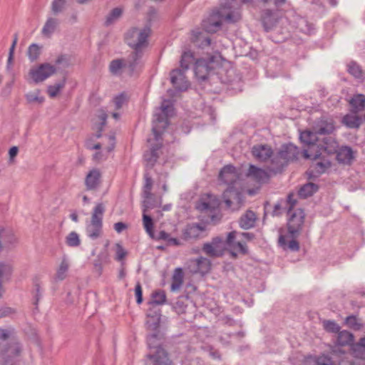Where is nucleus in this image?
I'll list each match as a JSON object with an SVG mask.
<instances>
[{"label": "nucleus", "mask_w": 365, "mask_h": 365, "mask_svg": "<svg viewBox=\"0 0 365 365\" xmlns=\"http://www.w3.org/2000/svg\"><path fill=\"white\" fill-rule=\"evenodd\" d=\"M240 19L238 4L232 0L228 1L203 21V29H196L192 31L191 41L198 47L208 46L211 42L208 33L217 32L220 29L222 22L235 23Z\"/></svg>", "instance_id": "f257e3e1"}, {"label": "nucleus", "mask_w": 365, "mask_h": 365, "mask_svg": "<svg viewBox=\"0 0 365 365\" xmlns=\"http://www.w3.org/2000/svg\"><path fill=\"white\" fill-rule=\"evenodd\" d=\"M150 34V29L148 26H145L142 29L132 28L126 34V41L134 49L133 53L129 56L128 60V66L132 70L142 57L143 50L148 46V38Z\"/></svg>", "instance_id": "f03ea898"}, {"label": "nucleus", "mask_w": 365, "mask_h": 365, "mask_svg": "<svg viewBox=\"0 0 365 365\" xmlns=\"http://www.w3.org/2000/svg\"><path fill=\"white\" fill-rule=\"evenodd\" d=\"M10 331L0 329V364L1 365H18L22 349L16 342L6 346L5 341L10 336Z\"/></svg>", "instance_id": "7ed1b4c3"}, {"label": "nucleus", "mask_w": 365, "mask_h": 365, "mask_svg": "<svg viewBox=\"0 0 365 365\" xmlns=\"http://www.w3.org/2000/svg\"><path fill=\"white\" fill-rule=\"evenodd\" d=\"M173 110L171 102L164 100L158 110L155 113L152 131L156 141L159 140L161 131L168 126V118L172 115Z\"/></svg>", "instance_id": "20e7f679"}, {"label": "nucleus", "mask_w": 365, "mask_h": 365, "mask_svg": "<svg viewBox=\"0 0 365 365\" xmlns=\"http://www.w3.org/2000/svg\"><path fill=\"white\" fill-rule=\"evenodd\" d=\"M220 59L221 56L219 53L197 59L194 67L195 76L199 80L206 79L209 73L220 65Z\"/></svg>", "instance_id": "39448f33"}, {"label": "nucleus", "mask_w": 365, "mask_h": 365, "mask_svg": "<svg viewBox=\"0 0 365 365\" xmlns=\"http://www.w3.org/2000/svg\"><path fill=\"white\" fill-rule=\"evenodd\" d=\"M298 148L292 144L283 146L280 151L272 159V167L270 170L277 173L289 162L297 158Z\"/></svg>", "instance_id": "423d86ee"}, {"label": "nucleus", "mask_w": 365, "mask_h": 365, "mask_svg": "<svg viewBox=\"0 0 365 365\" xmlns=\"http://www.w3.org/2000/svg\"><path fill=\"white\" fill-rule=\"evenodd\" d=\"M104 212L105 206L103 203H98L93 209L91 222L86 226V233L92 240H96L102 235V220Z\"/></svg>", "instance_id": "0eeeda50"}, {"label": "nucleus", "mask_w": 365, "mask_h": 365, "mask_svg": "<svg viewBox=\"0 0 365 365\" xmlns=\"http://www.w3.org/2000/svg\"><path fill=\"white\" fill-rule=\"evenodd\" d=\"M317 135L318 133L315 129L314 131L306 130L301 133L300 139L302 142L309 145V148L304 150L303 153L305 158L316 160L322 155V153H319L318 148L319 146L316 145V143L319 140Z\"/></svg>", "instance_id": "6e6552de"}, {"label": "nucleus", "mask_w": 365, "mask_h": 365, "mask_svg": "<svg viewBox=\"0 0 365 365\" xmlns=\"http://www.w3.org/2000/svg\"><path fill=\"white\" fill-rule=\"evenodd\" d=\"M155 339V335H153L148 339L150 353L148 354L147 365H172L167 352L162 347L151 346Z\"/></svg>", "instance_id": "1a4fd4ad"}, {"label": "nucleus", "mask_w": 365, "mask_h": 365, "mask_svg": "<svg viewBox=\"0 0 365 365\" xmlns=\"http://www.w3.org/2000/svg\"><path fill=\"white\" fill-rule=\"evenodd\" d=\"M288 215L289 216L287 223L288 232L292 237H296L302 229L305 214L302 209L297 208Z\"/></svg>", "instance_id": "9d476101"}, {"label": "nucleus", "mask_w": 365, "mask_h": 365, "mask_svg": "<svg viewBox=\"0 0 365 365\" xmlns=\"http://www.w3.org/2000/svg\"><path fill=\"white\" fill-rule=\"evenodd\" d=\"M19 244V238L7 226L0 225V248L3 250H11L15 249Z\"/></svg>", "instance_id": "9b49d317"}, {"label": "nucleus", "mask_w": 365, "mask_h": 365, "mask_svg": "<svg viewBox=\"0 0 365 365\" xmlns=\"http://www.w3.org/2000/svg\"><path fill=\"white\" fill-rule=\"evenodd\" d=\"M211 262L204 257L190 259L186 263V267L192 274H205L211 269Z\"/></svg>", "instance_id": "f8f14e48"}, {"label": "nucleus", "mask_w": 365, "mask_h": 365, "mask_svg": "<svg viewBox=\"0 0 365 365\" xmlns=\"http://www.w3.org/2000/svg\"><path fill=\"white\" fill-rule=\"evenodd\" d=\"M223 198L226 206L232 210H238L242 205L241 193L233 187H229L223 193Z\"/></svg>", "instance_id": "ddd939ff"}, {"label": "nucleus", "mask_w": 365, "mask_h": 365, "mask_svg": "<svg viewBox=\"0 0 365 365\" xmlns=\"http://www.w3.org/2000/svg\"><path fill=\"white\" fill-rule=\"evenodd\" d=\"M220 202L216 196L210 193L202 195L196 207L202 212L212 211L219 207Z\"/></svg>", "instance_id": "4468645a"}, {"label": "nucleus", "mask_w": 365, "mask_h": 365, "mask_svg": "<svg viewBox=\"0 0 365 365\" xmlns=\"http://www.w3.org/2000/svg\"><path fill=\"white\" fill-rule=\"evenodd\" d=\"M28 81L34 84H39L46 80V63L36 64L28 72Z\"/></svg>", "instance_id": "2eb2a0df"}, {"label": "nucleus", "mask_w": 365, "mask_h": 365, "mask_svg": "<svg viewBox=\"0 0 365 365\" xmlns=\"http://www.w3.org/2000/svg\"><path fill=\"white\" fill-rule=\"evenodd\" d=\"M182 69H174L170 72V81L173 86L178 91H185L189 87V83Z\"/></svg>", "instance_id": "dca6fc26"}, {"label": "nucleus", "mask_w": 365, "mask_h": 365, "mask_svg": "<svg viewBox=\"0 0 365 365\" xmlns=\"http://www.w3.org/2000/svg\"><path fill=\"white\" fill-rule=\"evenodd\" d=\"M219 179L225 184L232 185L237 182L239 175L233 166L227 165L221 170Z\"/></svg>", "instance_id": "f3484780"}, {"label": "nucleus", "mask_w": 365, "mask_h": 365, "mask_svg": "<svg viewBox=\"0 0 365 365\" xmlns=\"http://www.w3.org/2000/svg\"><path fill=\"white\" fill-rule=\"evenodd\" d=\"M205 231V225L198 224L189 225L182 231V239L185 240H197L202 237Z\"/></svg>", "instance_id": "a211bd4d"}, {"label": "nucleus", "mask_w": 365, "mask_h": 365, "mask_svg": "<svg viewBox=\"0 0 365 365\" xmlns=\"http://www.w3.org/2000/svg\"><path fill=\"white\" fill-rule=\"evenodd\" d=\"M237 237V232L235 231L228 233L226 243L230 249L232 251H236L240 254L245 255L247 253V248L246 245L240 241H237L236 244H234V240ZM232 255H235V252H232Z\"/></svg>", "instance_id": "6ab92c4d"}, {"label": "nucleus", "mask_w": 365, "mask_h": 365, "mask_svg": "<svg viewBox=\"0 0 365 365\" xmlns=\"http://www.w3.org/2000/svg\"><path fill=\"white\" fill-rule=\"evenodd\" d=\"M254 157L259 161H265L272 155L271 148L266 145H257L252 148V150Z\"/></svg>", "instance_id": "aec40b11"}, {"label": "nucleus", "mask_w": 365, "mask_h": 365, "mask_svg": "<svg viewBox=\"0 0 365 365\" xmlns=\"http://www.w3.org/2000/svg\"><path fill=\"white\" fill-rule=\"evenodd\" d=\"M247 176L259 183L265 182L269 179V175L265 170L254 165L250 166Z\"/></svg>", "instance_id": "412c9836"}, {"label": "nucleus", "mask_w": 365, "mask_h": 365, "mask_svg": "<svg viewBox=\"0 0 365 365\" xmlns=\"http://www.w3.org/2000/svg\"><path fill=\"white\" fill-rule=\"evenodd\" d=\"M66 78L63 76L60 80L54 84H51L47 87V93L50 98H56L60 96L65 88Z\"/></svg>", "instance_id": "4be33fe9"}, {"label": "nucleus", "mask_w": 365, "mask_h": 365, "mask_svg": "<svg viewBox=\"0 0 365 365\" xmlns=\"http://www.w3.org/2000/svg\"><path fill=\"white\" fill-rule=\"evenodd\" d=\"M101 182V173L97 169L91 170L86 178V185L88 190L96 189Z\"/></svg>", "instance_id": "5701e85b"}, {"label": "nucleus", "mask_w": 365, "mask_h": 365, "mask_svg": "<svg viewBox=\"0 0 365 365\" xmlns=\"http://www.w3.org/2000/svg\"><path fill=\"white\" fill-rule=\"evenodd\" d=\"M257 220L256 214L252 210H247L240 219V226L245 229L248 230L255 226Z\"/></svg>", "instance_id": "b1692460"}, {"label": "nucleus", "mask_w": 365, "mask_h": 365, "mask_svg": "<svg viewBox=\"0 0 365 365\" xmlns=\"http://www.w3.org/2000/svg\"><path fill=\"white\" fill-rule=\"evenodd\" d=\"M319 153H322L323 154L324 153L332 154L336 153L338 149L337 143L331 137L324 138L323 140V145H319Z\"/></svg>", "instance_id": "393cba45"}, {"label": "nucleus", "mask_w": 365, "mask_h": 365, "mask_svg": "<svg viewBox=\"0 0 365 365\" xmlns=\"http://www.w3.org/2000/svg\"><path fill=\"white\" fill-rule=\"evenodd\" d=\"M336 153L337 160L344 164H349L354 158L351 148L347 146L337 149Z\"/></svg>", "instance_id": "a878e982"}, {"label": "nucleus", "mask_w": 365, "mask_h": 365, "mask_svg": "<svg viewBox=\"0 0 365 365\" xmlns=\"http://www.w3.org/2000/svg\"><path fill=\"white\" fill-rule=\"evenodd\" d=\"M184 282V273L181 268H176L172 277L170 289L172 292L179 291Z\"/></svg>", "instance_id": "bb28decb"}, {"label": "nucleus", "mask_w": 365, "mask_h": 365, "mask_svg": "<svg viewBox=\"0 0 365 365\" xmlns=\"http://www.w3.org/2000/svg\"><path fill=\"white\" fill-rule=\"evenodd\" d=\"M149 208L147 205V202L144 201V209L143 214V224L146 232L149 235L151 238H155L153 232V222L150 216L146 214L148 209Z\"/></svg>", "instance_id": "cd10ccee"}, {"label": "nucleus", "mask_w": 365, "mask_h": 365, "mask_svg": "<svg viewBox=\"0 0 365 365\" xmlns=\"http://www.w3.org/2000/svg\"><path fill=\"white\" fill-rule=\"evenodd\" d=\"M351 350L354 357L359 359H364L365 336L361 338L358 342L351 344Z\"/></svg>", "instance_id": "c85d7f7f"}, {"label": "nucleus", "mask_w": 365, "mask_h": 365, "mask_svg": "<svg viewBox=\"0 0 365 365\" xmlns=\"http://www.w3.org/2000/svg\"><path fill=\"white\" fill-rule=\"evenodd\" d=\"M312 168L317 174H322L326 171V170L330 167V162L325 158V156L322 154L319 158L314 160Z\"/></svg>", "instance_id": "c756f323"}, {"label": "nucleus", "mask_w": 365, "mask_h": 365, "mask_svg": "<svg viewBox=\"0 0 365 365\" xmlns=\"http://www.w3.org/2000/svg\"><path fill=\"white\" fill-rule=\"evenodd\" d=\"M43 46H39L37 43L31 44L27 49V56L31 62L36 61L41 56Z\"/></svg>", "instance_id": "7c9ffc66"}, {"label": "nucleus", "mask_w": 365, "mask_h": 365, "mask_svg": "<svg viewBox=\"0 0 365 365\" xmlns=\"http://www.w3.org/2000/svg\"><path fill=\"white\" fill-rule=\"evenodd\" d=\"M123 9L116 7L112 9L106 17L105 26H109L116 22L123 15Z\"/></svg>", "instance_id": "2f4dec72"}, {"label": "nucleus", "mask_w": 365, "mask_h": 365, "mask_svg": "<svg viewBox=\"0 0 365 365\" xmlns=\"http://www.w3.org/2000/svg\"><path fill=\"white\" fill-rule=\"evenodd\" d=\"M26 99L29 104L33 106H40L44 102V97L38 90L28 93L26 95Z\"/></svg>", "instance_id": "473e14b6"}, {"label": "nucleus", "mask_w": 365, "mask_h": 365, "mask_svg": "<svg viewBox=\"0 0 365 365\" xmlns=\"http://www.w3.org/2000/svg\"><path fill=\"white\" fill-rule=\"evenodd\" d=\"M354 341V335L348 331L338 332L336 343L340 346L351 344Z\"/></svg>", "instance_id": "72a5a7b5"}, {"label": "nucleus", "mask_w": 365, "mask_h": 365, "mask_svg": "<svg viewBox=\"0 0 365 365\" xmlns=\"http://www.w3.org/2000/svg\"><path fill=\"white\" fill-rule=\"evenodd\" d=\"M318 190V186L312 182H309L303 185L299 190V195L302 198H307L312 196Z\"/></svg>", "instance_id": "f704fd0d"}, {"label": "nucleus", "mask_w": 365, "mask_h": 365, "mask_svg": "<svg viewBox=\"0 0 365 365\" xmlns=\"http://www.w3.org/2000/svg\"><path fill=\"white\" fill-rule=\"evenodd\" d=\"M317 133L319 135H327L331 133L334 130L332 120L322 121L321 123L314 128Z\"/></svg>", "instance_id": "c9c22d12"}, {"label": "nucleus", "mask_w": 365, "mask_h": 365, "mask_svg": "<svg viewBox=\"0 0 365 365\" xmlns=\"http://www.w3.org/2000/svg\"><path fill=\"white\" fill-rule=\"evenodd\" d=\"M361 122V118L356 114H348L343 118V123L350 128H359Z\"/></svg>", "instance_id": "e433bc0d"}, {"label": "nucleus", "mask_w": 365, "mask_h": 365, "mask_svg": "<svg viewBox=\"0 0 365 365\" xmlns=\"http://www.w3.org/2000/svg\"><path fill=\"white\" fill-rule=\"evenodd\" d=\"M350 104L356 112L365 109V96L363 94L355 95L351 100Z\"/></svg>", "instance_id": "4c0bfd02"}, {"label": "nucleus", "mask_w": 365, "mask_h": 365, "mask_svg": "<svg viewBox=\"0 0 365 365\" xmlns=\"http://www.w3.org/2000/svg\"><path fill=\"white\" fill-rule=\"evenodd\" d=\"M195 60L193 53L190 51H184L180 59L181 69L187 71L190 64L192 63Z\"/></svg>", "instance_id": "58836bf2"}, {"label": "nucleus", "mask_w": 365, "mask_h": 365, "mask_svg": "<svg viewBox=\"0 0 365 365\" xmlns=\"http://www.w3.org/2000/svg\"><path fill=\"white\" fill-rule=\"evenodd\" d=\"M126 65L123 59H115L110 62L109 69L113 74L118 75L121 73L122 68Z\"/></svg>", "instance_id": "ea45409f"}, {"label": "nucleus", "mask_w": 365, "mask_h": 365, "mask_svg": "<svg viewBox=\"0 0 365 365\" xmlns=\"http://www.w3.org/2000/svg\"><path fill=\"white\" fill-rule=\"evenodd\" d=\"M202 250L209 257H216L221 255L220 251L212 243H205Z\"/></svg>", "instance_id": "a19ab883"}, {"label": "nucleus", "mask_w": 365, "mask_h": 365, "mask_svg": "<svg viewBox=\"0 0 365 365\" xmlns=\"http://www.w3.org/2000/svg\"><path fill=\"white\" fill-rule=\"evenodd\" d=\"M160 148V145L158 144V145H156V146H153L150 149V151L146 153L144 155L145 161H147V163H149L150 165H153L154 163L156 162V160L158 158L157 151L158 150V149Z\"/></svg>", "instance_id": "79ce46f5"}, {"label": "nucleus", "mask_w": 365, "mask_h": 365, "mask_svg": "<svg viewBox=\"0 0 365 365\" xmlns=\"http://www.w3.org/2000/svg\"><path fill=\"white\" fill-rule=\"evenodd\" d=\"M345 324L351 329L358 331L361 329L363 324L361 323L360 320L354 315L349 316L345 319Z\"/></svg>", "instance_id": "37998d69"}, {"label": "nucleus", "mask_w": 365, "mask_h": 365, "mask_svg": "<svg viewBox=\"0 0 365 365\" xmlns=\"http://www.w3.org/2000/svg\"><path fill=\"white\" fill-rule=\"evenodd\" d=\"M349 72L357 78H364V75L360 66L356 63L351 62L349 64Z\"/></svg>", "instance_id": "c03bdc74"}, {"label": "nucleus", "mask_w": 365, "mask_h": 365, "mask_svg": "<svg viewBox=\"0 0 365 365\" xmlns=\"http://www.w3.org/2000/svg\"><path fill=\"white\" fill-rule=\"evenodd\" d=\"M322 324L324 329L329 332L338 333L340 331V327L334 321L324 320Z\"/></svg>", "instance_id": "a18cd8bd"}, {"label": "nucleus", "mask_w": 365, "mask_h": 365, "mask_svg": "<svg viewBox=\"0 0 365 365\" xmlns=\"http://www.w3.org/2000/svg\"><path fill=\"white\" fill-rule=\"evenodd\" d=\"M59 21L57 19L51 18L47 20V37L58 31Z\"/></svg>", "instance_id": "49530a36"}, {"label": "nucleus", "mask_w": 365, "mask_h": 365, "mask_svg": "<svg viewBox=\"0 0 365 365\" xmlns=\"http://www.w3.org/2000/svg\"><path fill=\"white\" fill-rule=\"evenodd\" d=\"M66 242L70 247H78L81 243L79 236L76 232L69 233L66 237Z\"/></svg>", "instance_id": "de8ad7c7"}, {"label": "nucleus", "mask_w": 365, "mask_h": 365, "mask_svg": "<svg viewBox=\"0 0 365 365\" xmlns=\"http://www.w3.org/2000/svg\"><path fill=\"white\" fill-rule=\"evenodd\" d=\"M68 267V263L66 260H63L61 262L56 273V276L58 279L63 280L66 278Z\"/></svg>", "instance_id": "09e8293b"}, {"label": "nucleus", "mask_w": 365, "mask_h": 365, "mask_svg": "<svg viewBox=\"0 0 365 365\" xmlns=\"http://www.w3.org/2000/svg\"><path fill=\"white\" fill-rule=\"evenodd\" d=\"M152 302L155 304H163L165 302L166 295L163 291H157L152 295Z\"/></svg>", "instance_id": "8fccbe9b"}, {"label": "nucleus", "mask_w": 365, "mask_h": 365, "mask_svg": "<svg viewBox=\"0 0 365 365\" xmlns=\"http://www.w3.org/2000/svg\"><path fill=\"white\" fill-rule=\"evenodd\" d=\"M66 0H54L51 4V11L54 14L63 11L66 6Z\"/></svg>", "instance_id": "3c124183"}, {"label": "nucleus", "mask_w": 365, "mask_h": 365, "mask_svg": "<svg viewBox=\"0 0 365 365\" xmlns=\"http://www.w3.org/2000/svg\"><path fill=\"white\" fill-rule=\"evenodd\" d=\"M55 66L58 69L65 68L69 66V58L67 56L61 55L59 56L55 60Z\"/></svg>", "instance_id": "603ef678"}, {"label": "nucleus", "mask_w": 365, "mask_h": 365, "mask_svg": "<svg viewBox=\"0 0 365 365\" xmlns=\"http://www.w3.org/2000/svg\"><path fill=\"white\" fill-rule=\"evenodd\" d=\"M115 259L117 261L123 260L127 255V252L125 250V249L123 247V246L119 243H116L115 245Z\"/></svg>", "instance_id": "864d4df0"}, {"label": "nucleus", "mask_w": 365, "mask_h": 365, "mask_svg": "<svg viewBox=\"0 0 365 365\" xmlns=\"http://www.w3.org/2000/svg\"><path fill=\"white\" fill-rule=\"evenodd\" d=\"M12 266L6 262H0V277L10 275L12 273Z\"/></svg>", "instance_id": "5fc2aeb1"}, {"label": "nucleus", "mask_w": 365, "mask_h": 365, "mask_svg": "<svg viewBox=\"0 0 365 365\" xmlns=\"http://www.w3.org/2000/svg\"><path fill=\"white\" fill-rule=\"evenodd\" d=\"M34 287H35V291H36V302H35V304H36L37 302L39 300V298L41 297V296H42L41 291H42V285L43 284V280H41L40 282L39 279L36 277L34 279Z\"/></svg>", "instance_id": "6e6d98bb"}, {"label": "nucleus", "mask_w": 365, "mask_h": 365, "mask_svg": "<svg viewBox=\"0 0 365 365\" xmlns=\"http://www.w3.org/2000/svg\"><path fill=\"white\" fill-rule=\"evenodd\" d=\"M351 364V363L342 362L339 365H348ZM317 365H334L330 359V358L322 356H319L317 359Z\"/></svg>", "instance_id": "4d7b16f0"}, {"label": "nucleus", "mask_w": 365, "mask_h": 365, "mask_svg": "<svg viewBox=\"0 0 365 365\" xmlns=\"http://www.w3.org/2000/svg\"><path fill=\"white\" fill-rule=\"evenodd\" d=\"M287 213H291L292 212H294L295 210H294V207L297 204V200L293 199V195L292 194L289 195H288V198H287Z\"/></svg>", "instance_id": "13d9d810"}, {"label": "nucleus", "mask_w": 365, "mask_h": 365, "mask_svg": "<svg viewBox=\"0 0 365 365\" xmlns=\"http://www.w3.org/2000/svg\"><path fill=\"white\" fill-rule=\"evenodd\" d=\"M126 101V96L124 94H120L116 96L114 99V104L117 109H119L122 107L123 104Z\"/></svg>", "instance_id": "bf43d9fd"}, {"label": "nucleus", "mask_w": 365, "mask_h": 365, "mask_svg": "<svg viewBox=\"0 0 365 365\" xmlns=\"http://www.w3.org/2000/svg\"><path fill=\"white\" fill-rule=\"evenodd\" d=\"M300 29L307 34H309L312 30V25L307 22V21L302 19L299 24Z\"/></svg>", "instance_id": "052dcab7"}, {"label": "nucleus", "mask_w": 365, "mask_h": 365, "mask_svg": "<svg viewBox=\"0 0 365 365\" xmlns=\"http://www.w3.org/2000/svg\"><path fill=\"white\" fill-rule=\"evenodd\" d=\"M135 296H136L137 303L140 304L143 301V297H142V287L139 282L137 283V284L135 285Z\"/></svg>", "instance_id": "680f3d73"}, {"label": "nucleus", "mask_w": 365, "mask_h": 365, "mask_svg": "<svg viewBox=\"0 0 365 365\" xmlns=\"http://www.w3.org/2000/svg\"><path fill=\"white\" fill-rule=\"evenodd\" d=\"M19 152V148L17 146H12L10 148L9 150V162L13 163L14 162V159L17 155Z\"/></svg>", "instance_id": "e2e57ef3"}, {"label": "nucleus", "mask_w": 365, "mask_h": 365, "mask_svg": "<svg viewBox=\"0 0 365 365\" xmlns=\"http://www.w3.org/2000/svg\"><path fill=\"white\" fill-rule=\"evenodd\" d=\"M14 311L8 307H0V317H4L13 314Z\"/></svg>", "instance_id": "0e129e2a"}, {"label": "nucleus", "mask_w": 365, "mask_h": 365, "mask_svg": "<svg viewBox=\"0 0 365 365\" xmlns=\"http://www.w3.org/2000/svg\"><path fill=\"white\" fill-rule=\"evenodd\" d=\"M128 228V225L122 222H118L114 224V229L118 233H120Z\"/></svg>", "instance_id": "69168bd1"}, {"label": "nucleus", "mask_w": 365, "mask_h": 365, "mask_svg": "<svg viewBox=\"0 0 365 365\" xmlns=\"http://www.w3.org/2000/svg\"><path fill=\"white\" fill-rule=\"evenodd\" d=\"M288 247L292 251H297L299 249V245L297 241L292 240L289 241Z\"/></svg>", "instance_id": "338daca9"}, {"label": "nucleus", "mask_w": 365, "mask_h": 365, "mask_svg": "<svg viewBox=\"0 0 365 365\" xmlns=\"http://www.w3.org/2000/svg\"><path fill=\"white\" fill-rule=\"evenodd\" d=\"M154 239L165 240L168 241V240L170 239L169 234H168L165 231H160L158 234V237L155 236Z\"/></svg>", "instance_id": "774afa93"}]
</instances>
